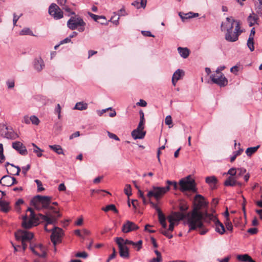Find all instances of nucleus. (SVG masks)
Masks as SVG:
<instances>
[{
  "label": "nucleus",
  "instance_id": "nucleus-60",
  "mask_svg": "<svg viewBox=\"0 0 262 262\" xmlns=\"http://www.w3.org/2000/svg\"><path fill=\"white\" fill-rule=\"evenodd\" d=\"M225 68L224 66H220L217 68L215 71L216 74L215 75H220V74H223L221 72L224 70Z\"/></svg>",
  "mask_w": 262,
  "mask_h": 262
},
{
  "label": "nucleus",
  "instance_id": "nucleus-16",
  "mask_svg": "<svg viewBox=\"0 0 262 262\" xmlns=\"http://www.w3.org/2000/svg\"><path fill=\"white\" fill-rule=\"evenodd\" d=\"M12 147L21 155H26L28 153L26 147L19 141L13 142Z\"/></svg>",
  "mask_w": 262,
  "mask_h": 262
},
{
  "label": "nucleus",
  "instance_id": "nucleus-36",
  "mask_svg": "<svg viewBox=\"0 0 262 262\" xmlns=\"http://www.w3.org/2000/svg\"><path fill=\"white\" fill-rule=\"evenodd\" d=\"M88 14L95 21L99 22L98 19H103L104 20H105V17L104 16L97 15L90 12H89Z\"/></svg>",
  "mask_w": 262,
  "mask_h": 262
},
{
  "label": "nucleus",
  "instance_id": "nucleus-30",
  "mask_svg": "<svg viewBox=\"0 0 262 262\" xmlns=\"http://www.w3.org/2000/svg\"><path fill=\"white\" fill-rule=\"evenodd\" d=\"M88 107V103L82 101L76 103L74 107V109L79 111H83L86 110Z\"/></svg>",
  "mask_w": 262,
  "mask_h": 262
},
{
  "label": "nucleus",
  "instance_id": "nucleus-49",
  "mask_svg": "<svg viewBox=\"0 0 262 262\" xmlns=\"http://www.w3.org/2000/svg\"><path fill=\"white\" fill-rule=\"evenodd\" d=\"M6 84L8 89H12L14 87L15 83L13 80H9L6 81Z\"/></svg>",
  "mask_w": 262,
  "mask_h": 262
},
{
  "label": "nucleus",
  "instance_id": "nucleus-15",
  "mask_svg": "<svg viewBox=\"0 0 262 262\" xmlns=\"http://www.w3.org/2000/svg\"><path fill=\"white\" fill-rule=\"evenodd\" d=\"M32 64L34 69L38 72L41 71L45 67L44 61L40 56L34 58Z\"/></svg>",
  "mask_w": 262,
  "mask_h": 262
},
{
  "label": "nucleus",
  "instance_id": "nucleus-25",
  "mask_svg": "<svg viewBox=\"0 0 262 262\" xmlns=\"http://www.w3.org/2000/svg\"><path fill=\"white\" fill-rule=\"evenodd\" d=\"M206 182L210 185L212 189L216 188L217 179L215 176L207 177L205 179Z\"/></svg>",
  "mask_w": 262,
  "mask_h": 262
},
{
  "label": "nucleus",
  "instance_id": "nucleus-26",
  "mask_svg": "<svg viewBox=\"0 0 262 262\" xmlns=\"http://www.w3.org/2000/svg\"><path fill=\"white\" fill-rule=\"evenodd\" d=\"M237 259L242 262H255L248 254H241L237 256Z\"/></svg>",
  "mask_w": 262,
  "mask_h": 262
},
{
  "label": "nucleus",
  "instance_id": "nucleus-41",
  "mask_svg": "<svg viewBox=\"0 0 262 262\" xmlns=\"http://www.w3.org/2000/svg\"><path fill=\"white\" fill-rule=\"evenodd\" d=\"M20 35H31V36H34L32 31L29 28H24L20 32Z\"/></svg>",
  "mask_w": 262,
  "mask_h": 262
},
{
  "label": "nucleus",
  "instance_id": "nucleus-45",
  "mask_svg": "<svg viewBox=\"0 0 262 262\" xmlns=\"http://www.w3.org/2000/svg\"><path fill=\"white\" fill-rule=\"evenodd\" d=\"M236 172H238V173L235 176V178L237 179L238 177L246 173V169L244 168H238L236 169Z\"/></svg>",
  "mask_w": 262,
  "mask_h": 262
},
{
  "label": "nucleus",
  "instance_id": "nucleus-39",
  "mask_svg": "<svg viewBox=\"0 0 262 262\" xmlns=\"http://www.w3.org/2000/svg\"><path fill=\"white\" fill-rule=\"evenodd\" d=\"M34 148L33 149V152L36 154V155L38 157H40L42 156V152L43 150L41 149L40 148L37 147L35 144H32Z\"/></svg>",
  "mask_w": 262,
  "mask_h": 262
},
{
  "label": "nucleus",
  "instance_id": "nucleus-63",
  "mask_svg": "<svg viewBox=\"0 0 262 262\" xmlns=\"http://www.w3.org/2000/svg\"><path fill=\"white\" fill-rule=\"evenodd\" d=\"M137 105L145 107L147 105V103L145 101L142 99H140L139 102L137 103Z\"/></svg>",
  "mask_w": 262,
  "mask_h": 262
},
{
  "label": "nucleus",
  "instance_id": "nucleus-12",
  "mask_svg": "<svg viewBox=\"0 0 262 262\" xmlns=\"http://www.w3.org/2000/svg\"><path fill=\"white\" fill-rule=\"evenodd\" d=\"M30 249L32 252L40 257H46L47 255L46 248L42 244H38L33 246L31 244Z\"/></svg>",
  "mask_w": 262,
  "mask_h": 262
},
{
  "label": "nucleus",
  "instance_id": "nucleus-8",
  "mask_svg": "<svg viewBox=\"0 0 262 262\" xmlns=\"http://www.w3.org/2000/svg\"><path fill=\"white\" fill-rule=\"evenodd\" d=\"M48 225L47 223H46L45 226V230L47 232L52 231L51 239L54 245L55 246L57 243L61 242V237L63 231L61 228L58 227H54L52 229L49 230L47 228Z\"/></svg>",
  "mask_w": 262,
  "mask_h": 262
},
{
  "label": "nucleus",
  "instance_id": "nucleus-10",
  "mask_svg": "<svg viewBox=\"0 0 262 262\" xmlns=\"http://www.w3.org/2000/svg\"><path fill=\"white\" fill-rule=\"evenodd\" d=\"M49 14L55 19H59L63 17V12L56 4L52 3L49 7Z\"/></svg>",
  "mask_w": 262,
  "mask_h": 262
},
{
  "label": "nucleus",
  "instance_id": "nucleus-64",
  "mask_svg": "<svg viewBox=\"0 0 262 262\" xmlns=\"http://www.w3.org/2000/svg\"><path fill=\"white\" fill-rule=\"evenodd\" d=\"M127 15L124 7L122 8L119 11L118 17Z\"/></svg>",
  "mask_w": 262,
  "mask_h": 262
},
{
  "label": "nucleus",
  "instance_id": "nucleus-43",
  "mask_svg": "<svg viewBox=\"0 0 262 262\" xmlns=\"http://www.w3.org/2000/svg\"><path fill=\"white\" fill-rule=\"evenodd\" d=\"M247 46L249 48V50L252 52L254 50V39H252L249 38L247 41Z\"/></svg>",
  "mask_w": 262,
  "mask_h": 262
},
{
  "label": "nucleus",
  "instance_id": "nucleus-57",
  "mask_svg": "<svg viewBox=\"0 0 262 262\" xmlns=\"http://www.w3.org/2000/svg\"><path fill=\"white\" fill-rule=\"evenodd\" d=\"M167 219L169 223L176 222L173 212L170 215L167 216Z\"/></svg>",
  "mask_w": 262,
  "mask_h": 262
},
{
  "label": "nucleus",
  "instance_id": "nucleus-2",
  "mask_svg": "<svg viewBox=\"0 0 262 262\" xmlns=\"http://www.w3.org/2000/svg\"><path fill=\"white\" fill-rule=\"evenodd\" d=\"M239 20H235L232 17H228L226 21L222 22L221 26L222 31H226L225 39L229 42H235L238 39V36L242 33L241 30Z\"/></svg>",
  "mask_w": 262,
  "mask_h": 262
},
{
  "label": "nucleus",
  "instance_id": "nucleus-6",
  "mask_svg": "<svg viewBox=\"0 0 262 262\" xmlns=\"http://www.w3.org/2000/svg\"><path fill=\"white\" fill-rule=\"evenodd\" d=\"M179 189L183 192L186 191L196 192L195 181L190 179V176L181 179L179 181Z\"/></svg>",
  "mask_w": 262,
  "mask_h": 262
},
{
  "label": "nucleus",
  "instance_id": "nucleus-38",
  "mask_svg": "<svg viewBox=\"0 0 262 262\" xmlns=\"http://www.w3.org/2000/svg\"><path fill=\"white\" fill-rule=\"evenodd\" d=\"M149 198V203H150V204L151 205L152 207L155 208L156 210V211L158 212V217L160 216V215H161V214L163 215L164 214L162 213L161 209L158 207L157 205L156 204L154 203V202H152L150 200L151 198Z\"/></svg>",
  "mask_w": 262,
  "mask_h": 262
},
{
  "label": "nucleus",
  "instance_id": "nucleus-27",
  "mask_svg": "<svg viewBox=\"0 0 262 262\" xmlns=\"http://www.w3.org/2000/svg\"><path fill=\"white\" fill-rule=\"evenodd\" d=\"M214 224L215 226V231L217 232L220 234H223L225 233V227L223 224L221 223L219 220L216 221V222Z\"/></svg>",
  "mask_w": 262,
  "mask_h": 262
},
{
  "label": "nucleus",
  "instance_id": "nucleus-51",
  "mask_svg": "<svg viewBox=\"0 0 262 262\" xmlns=\"http://www.w3.org/2000/svg\"><path fill=\"white\" fill-rule=\"evenodd\" d=\"M75 256L77 257H82L85 258L88 256V254L85 252H78L76 254Z\"/></svg>",
  "mask_w": 262,
  "mask_h": 262
},
{
  "label": "nucleus",
  "instance_id": "nucleus-21",
  "mask_svg": "<svg viewBox=\"0 0 262 262\" xmlns=\"http://www.w3.org/2000/svg\"><path fill=\"white\" fill-rule=\"evenodd\" d=\"M132 136L134 139H143L145 136L146 132L142 130L135 129L132 132Z\"/></svg>",
  "mask_w": 262,
  "mask_h": 262
},
{
  "label": "nucleus",
  "instance_id": "nucleus-54",
  "mask_svg": "<svg viewBox=\"0 0 262 262\" xmlns=\"http://www.w3.org/2000/svg\"><path fill=\"white\" fill-rule=\"evenodd\" d=\"M107 135H108V136L111 139H114L116 141L120 140L119 138L115 134H114L113 133H112L110 132H107Z\"/></svg>",
  "mask_w": 262,
  "mask_h": 262
},
{
  "label": "nucleus",
  "instance_id": "nucleus-20",
  "mask_svg": "<svg viewBox=\"0 0 262 262\" xmlns=\"http://www.w3.org/2000/svg\"><path fill=\"white\" fill-rule=\"evenodd\" d=\"M22 226L25 229H30L34 226H36L37 225H35V222L32 220H28V217L26 215L23 217V222L21 223Z\"/></svg>",
  "mask_w": 262,
  "mask_h": 262
},
{
  "label": "nucleus",
  "instance_id": "nucleus-7",
  "mask_svg": "<svg viewBox=\"0 0 262 262\" xmlns=\"http://www.w3.org/2000/svg\"><path fill=\"white\" fill-rule=\"evenodd\" d=\"M15 236L16 240L21 242V245L18 246V247H22L23 251H25L27 247L26 242L30 241L33 238V234L30 232L19 230L15 233Z\"/></svg>",
  "mask_w": 262,
  "mask_h": 262
},
{
  "label": "nucleus",
  "instance_id": "nucleus-17",
  "mask_svg": "<svg viewBox=\"0 0 262 262\" xmlns=\"http://www.w3.org/2000/svg\"><path fill=\"white\" fill-rule=\"evenodd\" d=\"M173 214L177 225L178 224V222L180 221L185 220L184 223L189 226V224L187 223L188 213L185 214L184 213H181L179 212H173Z\"/></svg>",
  "mask_w": 262,
  "mask_h": 262
},
{
  "label": "nucleus",
  "instance_id": "nucleus-14",
  "mask_svg": "<svg viewBox=\"0 0 262 262\" xmlns=\"http://www.w3.org/2000/svg\"><path fill=\"white\" fill-rule=\"evenodd\" d=\"M139 228V226L134 223L127 221L122 226V231L123 233H128L132 231L136 230Z\"/></svg>",
  "mask_w": 262,
  "mask_h": 262
},
{
  "label": "nucleus",
  "instance_id": "nucleus-4",
  "mask_svg": "<svg viewBox=\"0 0 262 262\" xmlns=\"http://www.w3.org/2000/svg\"><path fill=\"white\" fill-rule=\"evenodd\" d=\"M51 200L52 198L51 196L37 195L32 198L31 201V203L38 210H40L42 208L53 210L54 212L57 214V217H60L61 215L59 211L54 210V208L50 206L51 203Z\"/></svg>",
  "mask_w": 262,
  "mask_h": 262
},
{
  "label": "nucleus",
  "instance_id": "nucleus-28",
  "mask_svg": "<svg viewBox=\"0 0 262 262\" xmlns=\"http://www.w3.org/2000/svg\"><path fill=\"white\" fill-rule=\"evenodd\" d=\"M9 210L10 206L9 203L0 199V210L4 212H8Z\"/></svg>",
  "mask_w": 262,
  "mask_h": 262
},
{
  "label": "nucleus",
  "instance_id": "nucleus-47",
  "mask_svg": "<svg viewBox=\"0 0 262 262\" xmlns=\"http://www.w3.org/2000/svg\"><path fill=\"white\" fill-rule=\"evenodd\" d=\"M35 182L36 183L37 185V191H41L43 190H45V188L42 187V183L39 180H35Z\"/></svg>",
  "mask_w": 262,
  "mask_h": 262
},
{
  "label": "nucleus",
  "instance_id": "nucleus-22",
  "mask_svg": "<svg viewBox=\"0 0 262 262\" xmlns=\"http://www.w3.org/2000/svg\"><path fill=\"white\" fill-rule=\"evenodd\" d=\"M258 17L256 14L254 12H252V13L250 14L247 18V21L249 24V26L250 27H252L255 24L258 25Z\"/></svg>",
  "mask_w": 262,
  "mask_h": 262
},
{
  "label": "nucleus",
  "instance_id": "nucleus-42",
  "mask_svg": "<svg viewBox=\"0 0 262 262\" xmlns=\"http://www.w3.org/2000/svg\"><path fill=\"white\" fill-rule=\"evenodd\" d=\"M191 12H188L187 13H184L183 12H179V15L182 19L183 21L184 20V19H189L191 18Z\"/></svg>",
  "mask_w": 262,
  "mask_h": 262
},
{
  "label": "nucleus",
  "instance_id": "nucleus-37",
  "mask_svg": "<svg viewBox=\"0 0 262 262\" xmlns=\"http://www.w3.org/2000/svg\"><path fill=\"white\" fill-rule=\"evenodd\" d=\"M159 221L160 223V224L162 225V227L164 229H166L167 227V224L166 223V217L165 215H160V216L158 217Z\"/></svg>",
  "mask_w": 262,
  "mask_h": 262
},
{
  "label": "nucleus",
  "instance_id": "nucleus-62",
  "mask_svg": "<svg viewBox=\"0 0 262 262\" xmlns=\"http://www.w3.org/2000/svg\"><path fill=\"white\" fill-rule=\"evenodd\" d=\"M188 207L187 205L184 204H182L180 206V210L182 212L181 213H183L186 211L188 209Z\"/></svg>",
  "mask_w": 262,
  "mask_h": 262
},
{
  "label": "nucleus",
  "instance_id": "nucleus-18",
  "mask_svg": "<svg viewBox=\"0 0 262 262\" xmlns=\"http://www.w3.org/2000/svg\"><path fill=\"white\" fill-rule=\"evenodd\" d=\"M218 219L213 214L206 212L204 214H203V217L201 219V222H203V221H204L208 224H211L212 222L214 224L216 222V221ZM202 223L203 224V223Z\"/></svg>",
  "mask_w": 262,
  "mask_h": 262
},
{
  "label": "nucleus",
  "instance_id": "nucleus-19",
  "mask_svg": "<svg viewBox=\"0 0 262 262\" xmlns=\"http://www.w3.org/2000/svg\"><path fill=\"white\" fill-rule=\"evenodd\" d=\"M5 129L6 131H4L5 138L11 140H14L18 138V135L12 128H9L8 126H6Z\"/></svg>",
  "mask_w": 262,
  "mask_h": 262
},
{
  "label": "nucleus",
  "instance_id": "nucleus-23",
  "mask_svg": "<svg viewBox=\"0 0 262 262\" xmlns=\"http://www.w3.org/2000/svg\"><path fill=\"white\" fill-rule=\"evenodd\" d=\"M67 2V0H57V3L62 7V9L64 10L69 13L68 14L69 16L70 15H75V13L71 11V9L66 5Z\"/></svg>",
  "mask_w": 262,
  "mask_h": 262
},
{
  "label": "nucleus",
  "instance_id": "nucleus-40",
  "mask_svg": "<svg viewBox=\"0 0 262 262\" xmlns=\"http://www.w3.org/2000/svg\"><path fill=\"white\" fill-rule=\"evenodd\" d=\"M259 4L255 8L256 13L260 16H262V0H258Z\"/></svg>",
  "mask_w": 262,
  "mask_h": 262
},
{
  "label": "nucleus",
  "instance_id": "nucleus-31",
  "mask_svg": "<svg viewBox=\"0 0 262 262\" xmlns=\"http://www.w3.org/2000/svg\"><path fill=\"white\" fill-rule=\"evenodd\" d=\"M11 177L8 175H6L3 176L2 178V181H3V185L6 186H11Z\"/></svg>",
  "mask_w": 262,
  "mask_h": 262
},
{
  "label": "nucleus",
  "instance_id": "nucleus-56",
  "mask_svg": "<svg viewBox=\"0 0 262 262\" xmlns=\"http://www.w3.org/2000/svg\"><path fill=\"white\" fill-rule=\"evenodd\" d=\"M225 225L228 230L232 231L233 226L229 220L227 221L226 223H225Z\"/></svg>",
  "mask_w": 262,
  "mask_h": 262
},
{
  "label": "nucleus",
  "instance_id": "nucleus-59",
  "mask_svg": "<svg viewBox=\"0 0 262 262\" xmlns=\"http://www.w3.org/2000/svg\"><path fill=\"white\" fill-rule=\"evenodd\" d=\"M142 34L145 36L148 37H154L155 36L151 34V33L149 31H142L141 32Z\"/></svg>",
  "mask_w": 262,
  "mask_h": 262
},
{
  "label": "nucleus",
  "instance_id": "nucleus-3",
  "mask_svg": "<svg viewBox=\"0 0 262 262\" xmlns=\"http://www.w3.org/2000/svg\"><path fill=\"white\" fill-rule=\"evenodd\" d=\"M167 186L166 187H159L153 186L152 189L149 190L147 194L148 198L154 197L157 201L160 199L170 190V186H173L174 190L178 189V184L176 181L167 180L166 182Z\"/></svg>",
  "mask_w": 262,
  "mask_h": 262
},
{
  "label": "nucleus",
  "instance_id": "nucleus-58",
  "mask_svg": "<svg viewBox=\"0 0 262 262\" xmlns=\"http://www.w3.org/2000/svg\"><path fill=\"white\" fill-rule=\"evenodd\" d=\"M247 232L251 234H255L258 232V229L256 228H249Z\"/></svg>",
  "mask_w": 262,
  "mask_h": 262
},
{
  "label": "nucleus",
  "instance_id": "nucleus-35",
  "mask_svg": "<svg viewBox=\"0 0 262 262\" xmlns=\"http://www.w3.org/2000/svg\"><path fill=\"white\" fill-rule=\"evenodd\" d=\"M101 209L105 212H107L110 210H111L115 213L118 212V210L117 209L115 205L114 204H110L106 206L105 207L102 208Z\"/></svg>",
  "mask_w": 262,
  "mask_h": 262
},
{
  "label": "nucleus",
  "instance_id": "nucleus-11",
  "mask_svg": "<svg viewBox=\"0 0 262 262\" xmlns=\"http://www.w3.org/2000/svg\"><path fill=\"white\" fill-rule=\"evenodd\" d=\"M211 81L220 87H224L228 84V79L224 76V74L220 75L211 74L210 76Z\"/></svg>",
  "mask_w": 262,
  "mask_h": 262
},
{
  "label": "nucleus",
  "instance_id": "nucleus-9",
  "mask_svg": "<svg viewBox=\"0 0 262 262\" xmlns=\"http://www.w3.org/2000/svg\"><path fill=\"white\" fill-rule=\"evenodd\" d=\"M124 239L121 237H118L115 238V242L119 247V253L120 256L123 258H128L129 257V250L127 247L123 245L122 242Z\"/></svg>",
  "mask_w": 262,
  "mask_h": 262
},
{
  "label": "nucleus",
  "instance_id": "nucleus-1",
  "mask_svg": "<svg viewBox=\"0 0 262 262\" xmlns=\"http://www.w3.org/2000/svg\"><path fill=\"white\" fill-rule=\"evenodd\" d=\"M194 201L195 203L193 210L192 211L188 212L187 223L189 224V231L203 228V224L201 222L203 213L200 210L202 207H205L207 203L204 198L201 194H196Z\"/></svg>",
  "mask_w": 262,
  "mask_h": 262
},
{
  "label": "nucleus",
  "instance_id": "nucleus-46",
  "mask_svg": "<svg viewBox=\"0 0 262 262\" xmlns=\"http://www.w3.org/2000/svg\"><path fill=\"white\" fill-rule=\"evenodd\" d=\"M30 122H32L33 124L37 125L39 123V119L35 115H32L30 117Z\"/></svg>",
  "mask_w": 262,
  "mask_h": 262
},
{
  "label": "nucleus",
  "instance_id": "nucleus-29",
  "mask_svg": "<svg viewBox=\"0 0 262 262\" xmlns=\"http://www.w3.org/2000/svg\"><path fill=\"white\" fill-rule=\"evenodd\" d=\"M235 177H229L224 182V185L226 186H234L236 185L237 181Z\"/></svg>",
  "mask_w": 262,
  "mask_h": 262
},
{
  "label": "nucleus",
  "instance_id": "nucleus-13",
  "mask_svg": "<svg viewBox=\"0 0 262 262\" xmlns=\"http://www.w3.org/2000/svg\"><path fill=\"white\" fill-rule=\"evenodd\" d=\"M39 222H46L48 224H53L56 222V219L54 217H49L47 215L39 213L37 215L35 225H38Z\"/></svg>",
  "mask_w": 262,
  "mask_h": 262
},
{
  "label": "nucleus",
  "instance_id": "nucleus-50",
  "mask_svg": "<svg viewBox=\"0 0 262 262\" xmlns=\"http://www.w3.org/2000/svg\"><path fill=\"white\" fill-rule=\"evenodd\" d=\"M236 169L235 168H230L227 172V174H230V177H235V176L236 174Z\"/></svg>",
  "mask_w": 262,
  "mask_h": 262
},
{
  "label": "nucleus",
  "instance_id": "nucleus-52",
  "mask_svg": "<svg viewBox=\"0 0 262 262\" xmlns=\"http://www.w3.org/2000/svg\"><path fill=\"white\" fill-rule=\"evenodd\" d=\"M61 110V106L59 104H58L56 106V107L55 108V113L58 114V119H60V117H61V115H60Z\"/></svg>",
  "mask_w": 262,
  "mask_h": 262
},
{
  "label": "nucleus",
  "instance_id": "nucleus-24",
  "mask_svg": "<svg viewBox=\"0 0 262 262\" xmlns=\"http://www.w3.org/2000/svg\"><path fill=\"white\" fill-rule=\"evenodd\" d=\"M177 50L181 57L184 59L187 58L190 53V50L186 47H180L178 48Z\"/></svg>",
  "mask_w": 262,
  "mask_h": 262
},
{
  "label": "nucleus",
  "instance_id": "nucleus-33",
  "mask_svg": "<svg viewBox=\"0 0 262 262\" xmlns=\"http://www.w3.org/2000/svg\"><path fill=\"white\" fill-rule=\"evenodd\" d=\"M260 147V145H258L255 147H250L247 148L246 150V154L248 157H251L253 154H254L257 149Z\"/></svg>",
  "mask_w": 262,
  "mask_h": 262
},
{
  "label": "nucleus",
  "instance_id": "nucleus-5",
  "mask_svg": "<svg viewBox=\"0 0 262 262\" xmlns=\"http://www.w3.org/2000/svg\"><path fill=\"white\" fill-rule=\"evenodd\" d=\"M85 25L86 23L83 21V19L77 15L71 17L67 22L68 27L72 30H75L78 27H79L78 30L80 32H82L84 31Z\"/></svg>",
  "mask_w": 262,
  "mask_h": 262
},
{
  "label": "nucleus",
  "instance_id": "nucleus-34",
  "mask_svg": "<svg viewBox=\"0 0 262 262\" xmlns=\"http://www.w3.org/2000/svg\"><path fill=\"white\" fill-rule=\"evenodd\" d=\"M184 74L185 73L183 70L181 69H178L173 73L172 77L175 78L176 80H179L181 78L182 76L184 75Z\"/></svg>",
  "mask_w": 262,
  "mask_h": 262
},
{
  "label": "nucleus",
  "instance_id": "nucleus-32",
  "mask_svg": "<svg viewBox=\"0 0 262 262\" xmlns=\"http://www.w3.org/2000/svg\"><path fill=\"white\" fill-rule=\"evenodd\" d=\"M49 147L51 149L53 150L58 155L64 154L62 148L61 146L59 145H49Z\"/></svg>",
  "mask_w": 262,
  "mask_h": 262
},
{
  "label": "nucleus",
  "instance_id": "nucleus-48",
  "mask_svg": "<svg viewBox=\"0 0 262 262\" xmlns=\"http://www.w3.org/2000/svg\"><path fill=\"white\" fill-rule=\"evenodd\" d=\"M165 124L167 125L170 126V125H172V118L170 115H168L166 116L165 120ZM169 128L171 127V126H169Z\"/></svg>",
  "mask_w": 262,
  "mask_h": 262
},
{
  "label": "nucleus",
  "instance_id": "nucleus-44",
  "mask_svg": "<svg viewBox=\"0 0 262 262\" xmlns=\"http://www.w3.org/2000/svg\"><path fill=\"white\" fill-rule=\"evenodd\" d=\"M124 191L125 194L127 195L128 196H129L132 195V188L131 186L129 184H126L125 185V188L124 189Z\"/></svg>",
  "mask_w": 262,
  "mask_h": 262
},
{
  "label": "nucleus",
  "instance_id": "nucleus-61",
  "mask_svg": "<svg viewBox=\"0 0 262 262\" xmlns=\"http://www.w3.org/2000/svg\"><path fill=\"white\" fill-rule=\"evenodd\" d=\"M30 165L28 164L26 166H24L22 167V172L24 175H26L27 172L30 169Z\"/></svg>",
  "mask_w": 262,
  "mask_h": 262
},
{
  "label": "nucleus",
  "instance_id": "nucleus-55",
  "mask_svg": "<svg viewBox=\"0 0 262 262\" xmlns=\"http://www.w3.org/2000/svg\"><path fill=\"white\" fill-rule=\"evenodd\" d=\"M142 241L141 240H140L138 242L135 243V244L133 245V246L137 248V251H139L142 248Z\"/></svg>",
  "mask_w": 262,
  "mask_h": 262
},
{
  "label": "nucleus",
  "instance_id": "nucleus-53",
  "mask_svg": "<svg viewBox=\"0 0 262 262\" xmlns=\"http://www.w3.org/2000/svg\"><path fill=\"white\" fill-rule=\"evenodd\" d=\"M23 15V14H20L19 16H17L16 13L13 14V23L14 26L16 25L17 21L18 19Z\"/></svg>",
  "mask_w": 262,
  "mask_h": 262
}]
</instances>
